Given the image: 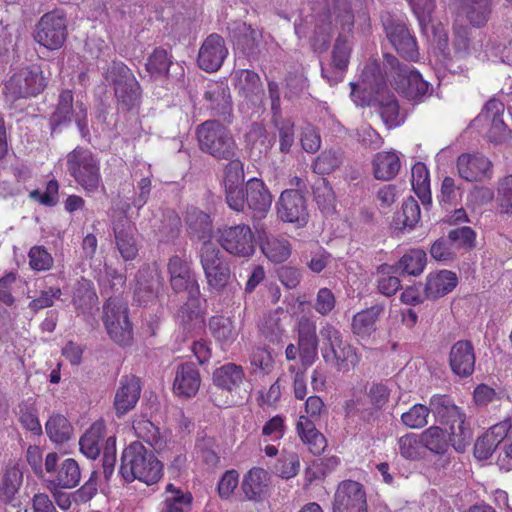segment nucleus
Listing matches in <instances>:
<instances>
[{"mask_svg": "<svg viewBox=\"0 0 512 512\" xmlns=\"http://www.w3.org/2000/svg\"><path fill=\"white\" fill-rule=\"evenodd\" d=\"M431 411L443 426L451 446L464 452L471 444L473 430L465 412L446 395H434L430 399Z\"/></svg>", "mask_w": 512, "mask_h": 512, "instance_id": "nucleus-1", "label": "nucleus"}, {"mask_svg": "<svg viewBox=\"0 0 512 512\" xmlns=\"http://www.w3.org/2000/svg\"><path fill=\"white\" fill-rule=\"evenodd\" d=\"M120 473L128 482L152 485L162 477V464L142 443L133 442L122 453Z\"/></svg>", "mask_w": 512, "mask_h": 512, "instance_id": "nucleus-2", "label": "nucleus"}, {"mask_svg": "<svg viewBox=\"0 0 512 512\" xmlns=\"http://www.w3.org/2000/svg\"><path fill=\"white\" fill-rule=\"evenodd\" d=\"M67 169L86 193L103 189L100 163L91 151L75 148L67 155Z\"/></svg>", "mask_w": 512, "mask_h": 512, "instance_id": "nucleus-3", "label": "nucleus"}, {"mask_svg": "<svg viewBox=\"0 0 512 512\" xmlns=\"http://www.w3.org/2000/svg\"><path fill=\"white\" fill-rule=\"evenodd\" d=\"M324 410L325 405L322 399L318 396H310L305 402V414L300 415L296 423L299 438L315 455L324 452L327 446L324 435L316 429L314 423Z\"/></svg>", "mask_w": 512, "mask_h": 512, "instance_id": "nucleus-4", "label": "nucleus"}, {"mask_svg": "<svg viewBox=\"0 0 512 512\" xmlns=\"http://www.w3.org/2000/svg\"><path fill=\"white\" fill-rule=\"evenodd\" d=\"M320 335L325 341L323 349V358L340 372H347L353 369L360 361V356L356 350L348 343L343 341L341 333L333 326L326 325Z\"/></svg>", "mask_w": 512, "mask_h": 512, "instance_id": "nucleus-5", "label": "nucleus"}, {"mask_svg": "<svg viewBox=\"0 0 512 512\" xmlns=\"http://www.w3.org/2000/svg\"><path fill=\"white\" fill-rule=\"evenodd\" d=\"M200 148L219 159H231L235 155V141L229 130L217 121H206L198 127Z\"/></svg>", "mask_w": 512, "mask_h": 512, "instance_id": "nucleus-6", "label": "nucleus"}, {"mask_svg": "<svg viewBox=\"0 0 512 512\" xmlns=\"http://www.w3.org/2000/svg\"><path fill=\"white\" fill-rule=\"evenodd\" d=\"M106 79L114 87L115 96L123 108L137 106L141 98L139 82L130 68L122 62H113L107 72Z\"/></svg>", "mask_w": 512, "mask_h": 512, "instance_id": "nucleus-7", "label": "nucleus"}, {"mask_svg": "<svg viewBox=\"0 0 512 512\" xmlns=\"http://www.w3.org/2000/svg\"><path fill=\"white\" fill-rule=\"evenodd\" d=\"M103 323L109 337L118 345H129L133 339L128 309L121 300L109 299L103 308Z\"/></svg>", "mask_w": 512, "mask_h": 512, "instance_id": "nucleus-8", "label": "nucleus"}, {"mask_svg": "<svg viewBox=\"0 0 512 512\" xmlns=\"http://www.w3.org/2000/svg\"><path fill=\"white\" fill-rule=\"evenodd\" d=\"M504 109V104L501 101L489 100L482 112L473 120L472 126L493 143L505 142L509 139L511 131L503 120Z\"/></svg>", "mask_w": 512, "mask_h": 512, "instance_id": "nucleus-9", "label": "nucleus"}, {"mask_svg": "<svg viewBox=\"0 0 512 512\" xmlns=\"http://www.w3.org/2000/svg\"><path fill=\"white\" fill-rule=\"evenodd\" d=\"M57 453H48L45 457V472L48 478L45 480L47 488L52 489H71L76 487L81 478V472L78 463L67 458L59 462Z\"/></svg>", "mask_w": 512, "mask_h": 512, "instance_id": "nucleus-10", "label": "nucleus"}, {"mask_svg": "<svg viewBox=\"0 0 512 512\" xmlns=\"http://www.w3.org/2000/svg\"><path fill=\"white\" fill-rule=\"evenodd\" d=\"M67 38V20L62 11L44 14L34 31L35 41L48 50L60 49Z\"/></svg>", "mask_w": 512, "mask_h": 512, "instance_id": "nucleus-11", "label": "nucleus"}, {"mask_svg": "<svg viewBox=\"0 0 512 512\" xmlns=\"http://www.w3.org/2000/svg\"><path fill=\"white\" fill-rule=\"evenodd\" d=\"M200 258L207 282L211 288L221 290L230 283V268L221 258L220 251L213 243L204 242Z\"/></svg>", "mask_w": 512, "mask_h": 512, "instance_id": "nucleus-12", "label": "nucleus"}, {"mask_svg": "<svg viewBox=\"0 0 512 512\" xmlns=\"http://www.w3.org/2000/svg\"><path fill=\"white\" fill-rule=\"evenodd\" d=\"M45 86L44 77L38 68H23L5 84V95L10 100L40 93Z\"/></svg>", "mask_w": 512, "mask_h": 512, "instance_id": "nucleus-13", "label": "nucleus"}, {"mask_svg": "<svg viewBox=\"0 0 512 512\" xmlns=\"http://www.w3.org/2000/svg\"><path fill=\"white\" fill-rule=\"evenodd\" d=\"M218 233V241L228 253L240 257H249L254 253V235L249 226L224 227Z\"/></svg>", "mask_w": 512, "mask_h": 512, "instance_id": "nucleus-14", "label": "nucleus"}, {"mask_svg": "<svg viewBox=\"0 0 512 512\" xmlns=\"http://www.w3.org/2000/svg\"><path fill=\"white\" fill-rule=\"evenodd\" d=\"M167 268L170 285L175 292H187L190 297L199 294V285L192 272L191 262L186 256H172Z\"/></svg>", "mask_w": 512, "mask_h": 512, "instance_id": "nucleus-15", "label": "nucleus"}, {"mask_svg": "<svg viewBox=\"0 0 512 512\" xmlns=\"http://www.w3.org/2000/svg\"><path fill=\"white\" fill-rule=\"evenodd\" d=\"M333 512H367L366 493L362 485L355 481L339 484L334 496Z\"/></svg>", "mask_w": 512, "mask_h": 512, "instance_id": "nucleus-16", "label": "nucleus"}, {"mask_svg": "<svg viewBox=\"0 0 512 512\" xmlns=\"http://www.w3.org/2000/svg\"><path fill=\"white\" fill-rule=\"evenodd\" d=\"M278 217L288 223L303 226L307 223L308 212L304 197L296 190H285L281 193L276 205Z\"/></svg>", "mask_w": 512, "mask_h": 512, "instance_id": "nucleus-17", "label": "nucleus"}, {"mask_svg": "<svg viewBox=\"0 0 512 512\" xmlns=\"http://www.w3.org/2000/svg\"><path fill=\"white\" fill-rule=\"evenodd\" d=\"M228 55L224 39L218 34L209 35L202 43L197 63L206 72H215L222 66Z\"/></svg>", "mask_w": 512, "mask_h": 512, "instance_id": "nucleus-18", "label": "nucleus"}, {"mask_svg": "<svg viewBox=\"0 0 512 512\" xmlns=\"http://www.w3.org/2000/svg\"><path fill=\"white\" fill-rule=\"evenodd\" d=\"M393 78L395 89L408 99L419 100L428 92V83L418 71L408 66L398 67Z\"/></svg>", "mask_w": 512, "mask_h": 512, "instance_id": "nucleus-19", "label": "nucleus"}, {"mask_svg": "<svg viewBox=\"0 0 512 512\" xmlns=\"http://www.w3.org/2000/svg\"><path fill=\"white\" fill-rule=\"evenodd\" d=\"M457 171L466 181H483L492 175V163L484 155L479 153H464L457 159Z\"/></svg>", "mask_w": 512, "mask_h": 512, "instance_id": "nucleus-20", "label": "nucleus"}, {"mask_svg": "<svg viewBox=\"0 0 512 512\" xmlns=\"http://www.w3.org/2000/svg\"><path fill=\"white\" fill-rule=\"evenodd\" d=\"M384 25L387 37L397 52L406 59L411 61L417 60L418 50L416 41L406 25L402 22H390Z\"/></svg>", "mask_w": 512, "mask_h": 512, "instance_id": "nucleus-21", "label": "nucleus"}, {"mask_svg": "<svg viewBox=\"0 0 512 512\" xmlns=\"http://www.w3.org/2000/svg\"><path fill=\"white\" fill-rule=\"evenodd\" d=\"M161 286V276L156 267H146L137 274L134 297L137 302L147 305L153 302Z\"/></svg>", "mask_w": 512, "mask_h": 512, "instance_id": "nucleus-22", "label": "nucleus"}, {"mask_svg": "<svg viewBox=\"0 0 512 512\" xmlns=\"http://www.w3.org/2000/svg\"><path fill=\"white\" fill-rule=\"evenodd\" d=\"M270 472L259 466L252 467L243 476L241 488L249 500H259L264 497L271 485Z\"/></svg>", "mask_w": 512, "mask_h": 512, "instance_id": "nucleus-23", "label": "nucleus"}, {"mask_svg": "<svg viewBox=\"0 0 512 512\" xmlns=\"http://www.w3.org/2000/svg\"><path fill=\"white\" fill-rule=\"evenodd\" d=\"M200 384V374L193 363H184L176 368L173 381L175 395L184 398L193 397L198 392Z\"/></svg>", "mask_w": 512, "mask_h": 512, "instance_id": "nucleus-24", "label": "nucleus"}, {"mask_svg": "<svg viewBox=\"0 0 512 512\" xmlns=\"http://www.w3.org/2000/svg\"><path fill=\"white\" fill-rule=\"evenodd\" d=\"M350 53L351 44L349 35L339 34L332 51V65L334 71L330 75L328 69H322V75L327 78L331 85L343 79V72L348 66Z\"/></svg>", "mask_w": 512, "mask_h": 512, "instance_id": "nucleus-25", "label": "nucleus"}, {"mask_svg": "<svg viewBox=\"0 0 512 512\" xmlns=\"http://www.w3.org/2000/svg\"><path fill=\"white\" fill-rule=\"evenodd\" d=\"M449 363L452 371L461 377L470 376L474 371L475 354L469 341H458L450 350Z\"/></svg>", "mask_w": 512, "mask_h": 512, "instance_id": "nucleus-26", "label": "nucleus"}, {"mask_svg": "<svg viewBox=\"0 0 512 512\" xmlns=\"http://www.w3.org/2000/svg\"><path fill=\"white\" fill-rule=\"evenodd\" d=\"M246 203L254 212V217L262 218L268 212L272 196L262 180L252 178L247 182Z\"/></svg>", "mask_w": 512, "mask_h": 512, "instance_id": "nucleus-27", "label": "nucleus"}, {"mask_svg": "<svg viewBox=\"0 0 512 512\" xmlns=\"http://www.w3.org/2000/svg\"><path fill=\"white\" fill-rule=\"evenodd\" d=\"M458 284L457 275L449 270L430 272L426 276L424 293L428 299H437L454 290Z\"/></svg>", "mask_w": 512, "mask_h": 512, "instance_id": "nucleus-28", "label": "nucleus"}, {"mask_svg": "<svg viewBox=\"0 0 512 512\" xmlns=\"http://www.w3.org/2000/svg\"><path fill=\"white\" fill-rule=\"evenodd\" d=\"M140 393L141 387L137 378L122 379L114 397L116 414L121 416L132 410L139 400Z\"/></svg>", "mask_w": 512, "mask_h": 512, "instance_id": "nucleus-29", "label": "nucleus"}, {"mask_svg": "<svg viewBox=\"0 0 512 512\" xmlns=\"http://www.w3.org/2000/svg\"><path fill=\"white\" fill-rule=\"evenodd\" d=\"M72 101L73 96L70 91L62 92L57 110L53 114L51 122L53 125L57 126L65 121H70L73 117L82 131L85 126L86 108L82 103H77L75 107H72Z\"/></svg>", "mask_w": 512, "mask_h": 512, "instance_id": "nucleus-30", "label": "nucleus"}, {"mask_svg": "<svg viewBox=\"0 0 512 512\" xmlns=\"http://www.w3.org/2000/svg\"><path fill=\"white\" fill-rule=\"evenodd\" d=\"M299 354L304 366L313 364L317 357L316 327L312 321L303 318L298 325Z\"/></svg>", "mask_w": 512, "mask_h": 512, "instance_id": "nucleus-31", "label": "nucleus"}, {"mask_svg": "<svg viewBox=\"0 0 512 512\" xmlns=\"http://www.w3.org/2000/svg\"><path fill=\"white\" fill-rule=\"evenodd\" d=\"M209 327L211 334L222 349L230 347L236 341L240 332L239 323L223 316L213 317L210 320Z\"/></svg>", "mask_w": 512, "mask_h": 512, "instance_id": "nucleus-32", "label": "nucleus"}, {"mask_svg": "<svg viewBox=\"0 0 512 512\" xmlns=\"http://www.w3.org/2000/svg\"><path fill=\"white\" fill-rule=\"evenodd\" d=\"M505 423H498L490 427L481 437L476 440L474 455L480 460L489 458L497 446L505 438Z\"/></svg>", "mask_w": 512, "mask_h": 512, "instance_id": "nucleus-33", "label": "nucleus"}, {"mask_svg": "<svg viewBox=\"0 0 512 512\" xmlns=\"http://www.w3.org/2000/svg\"><path fill=\"white\" fill-rule=\"evenodd\" d=\"M116 247L125 261L136 258L138 254V243L131 225L117 224L114 228Z\"/></svg>", "mask_w": 512, "mask_h": 512, "instance_id": "nucleus-34", "label": "nucleus"}, {"mask_svg": "<svg viewBox=\"0 0 512 512\" xmlns=\"http://www.w3.org/2000/svg\"><path fill=\"white\" fill-rule=\"evenodd\" d=\"M301 468L300 456L296 451L283 448L272 467L275 476L290 480L295 478Z\"/></svg>", "mask_w": 512, "mask_h": 512, "instance_id": "nucleus-35", "label": "nucleus"}, {"mask_svg": "<svg viewBox=\"0 0 512 512\" xmlns=\"http://www.w3.org/2000/svg\"><path fill=\"white\" fill-rule=\"evenodd\" d=\"M420 435L425 452L442 456L448 452L451 446L444 429L440 426L432 425L422 431Z\"/></svg>", "mask_w": 512, "mask_h": 512, "instance_id": "nucleus-36", "label": "nucleus"}, {"mask_svg": "<svg viewBox=\"0 0 512 512\" xmlns=\"http://www.w3.org/2000/svg\"><path fill=\"white\" fill-rule=\"evenodd\" d=\"M381 312L382 308L380 306H373L358 312L352 320L353 333L361 339L370 337L376 330V321Z\"/></svg>", "mask_w": 512, "mask_h": 512, "instance_id": "nucleus-37", "label": "nucleus"}, {"mask_svg": "<svg viewBox=\"0 0 512 512\" xmlns=\"http://www.w3.org/2000/svg\"><path fill=\"white\" fill-rule=\"evenodd\" d=\"M244 378L245 374L242 367L233 363L222 365L213 373L214 384L228 391L239 387Z\"/></svg>", "mask_w": 512, "mask_h": 512, "instance_id": "nucleus-38", "label": "nucleus"}, {"mask_svg": "<svg viewBox=\"0 0 512 512\" xmlns=\"http://www.w3.org/2000/svg\"><path fill=\"white\" fill-rule=\"evenodd\" d=\"M374 175L379 180L394 178L400 169V159L396 152L377 153L373 160Z\"/></svg>", "mask_w": 512, "mask_h": 512, "instance_id": "nucleus-39", "label": "nucleus"}, {"mask_svg": "<svg viewBox=\"0 0 512 512\" xmlns=\"http://www.w3.org/2000/svg\"><path fill=\"white\" fill-rule=\"evenodd\" d=\"M105 425L103 421L93 423L79 441L81 452L90 459L100 454V442L103 438Z\"/></svg>", "mask_w": 512, "mask_h": 512, "instance_id": "nucleus-40", "label": "nucleus"}, {"mask_svg": "<svg viewBox=\"0 0 512 512\" xmlns=\"http://www.w3.org/2000/svg\"><path fill=\"white\" fill-rule=\"evenodd\" d=\"M411 185L423 205L431 203L429 171L421 162L414 164L411 169Z\"/></svg>", "mask_w": 512, "mask_h": 512, "instance_id": "nucleus-41", "label": "nucleus"}, {"mask_svg": "<svg viewBox=\"0 0 512 512\" xmlns=\"http://www.w3.org/2000/svg\"><path fill=\"white\" fill-rule=\"evenodd\" d=\"M136 435L151 445L155 451L162 452L167 447L165 436L161 435L159 429L148 419L136 420L133 424Z\"/></svg>", "mask_w": 512, "mask_h": 512, "instance_id": "nucleus-42", "label": "nucleus"}, {"mask_svg": "<svg viewBox=\"0 0 512 512\" xmlns=\"http://www.w3.org/2000/svg\"><path fill=\"white\" fill-rule=\"evenodd\" d=\"M263 254L274 263L285 262L291 255V244L285 238L266 237L261 244Z\"/></svg>", "mask_w": 512, "mask_h": 512, "instance_id": "nucleus-43", "label": "nucleus"}, {"mask_svg": "<svg viewBox=\"0 0 512 512\" xmlns=\"http://www.w3.org/2000/svg\"><path fill=\"white\" fill-rule=\"evenodd\" d=\"M191 502V494L183 492L173 484H168L161 512H189Z\"/></svg>", "mask_w": 512, "mask_h": 512, "instance_id": "nucleus-44", "label": "nucleus"}, {"mask_svg": "<svg viewBox=\"0 0 512 512\" xmlns=\"http://www.w3.org/2000/svg\"><path fill=\"white\" fill-rule=\"evenodd\" d=\"M426 264V252L422 249H411L400 258L396 268L402 274L418 276L424 271Z\"/></svg>", "mask_w": 512, "mask_h": 512, "instance_id": "nucleus-45", "label": "nucleus"}, {"mask_svg": "<svg viewBox=\"0 0 512 512\" xmlns=\"http://www.w3.org/2000/svg\"><path fill=\"white\" fill-rule=\"evenodd\" d=\"M375 102L378 103L380 115L389 128L398 126L403 122L404 117L400 113L398 103L392 95L384 96L378 91Z\"/></svg>", "mask_w": 512, "mask_h": 512, "instance_id": "nucleus-46", "label": "nucleus"}, {"mask_svg": "<svg viewBox=\"0 0 512 512\" xmlns=\"http://www.w3.org/2000/svg\"><path fill=\"white\" fill-rule=\"evenodd\" d=\"M46 433L51 441L56 444L66 442L72 433V427L68 420L60 414L50 416L45 425Z\"/></svg>", "mask_w": 512, "mask_h": 512, "instance_id": "nucleus-47", "label": "nucleus"}, {"mask_svg": "<svg viewBox=\"0 0 512 512\" xmlns=\"http://www.w3.org/2000/svg\"><path fill=\"white\" fill-rule=\"evenodd\" d=\"M398 447L400 454L409 460H418L425 456L420 434L409 433L399 438Z\"/></svg>", "mask_w": 512, "mask_h": 512, "instance_id": "nucleus-48", "label": "nucleus"}, {"mask_svg": "<svg viewBox=\"0 0 512 512\" xmlns=\"http://www.w3.org/2000/svg\"><path fill=\"white\" fill-rule=\"evenodd\" d=\"M172 61L165 49H155L147 59L146 70L154 78L166 76Z\"/></svg>", "mask_w": 512, "mask_h": 512, "instance_id": "nucleus-49", "label": "nucleus"}, {"mask_svg": "<svg viewBox=\"0 0 512 512\" xmlns=\"http://www.w3.org/2000/svg\"><path fill=\"white\" fill-rule=\"evenodd\" d=\"M23 481V474L17 467H11L6 470L0 483V498L4 501H10L17 493Z\"/></svg>", "mask_w": 512, "mask_h": 512, "instance_id": "nucleus-50", "label": "nucleus"}, {"mask_svg": "<svg viewBox=\"0 0 512 512\" xmlns=\"http://www.w3.org/2000/svg\"><path fill=\"white\" fill-rule=\"evenodd\" d=\"M430 412L432 413L430 405L427 407L423 404H415L401 415V421L408 428L420 429L427 425Z\"/></svg>", "mask_w": 512, "mask_h": 512, "instance_id": "nucleus-51", "label": "nucleus"}, {"mask_svg": "<svg viewBox=\"0 0 512 512\" xmlns=\"http://www.w3.org/2000/svg\"><path fill=\"white\" fill-rule=\"evenodd\" d=\"M205 97L211 102V107L217 110H225L230 104V92L226 84L222 82L212 83L205 92Z\"/></svg>", "mask_w": 512, "mask_h": 512, "instance_id": "nucleus-52", "label": "nucleus"}, {"mask_svg": "<svg viewBox=\"0 0 512 512\" xmlns=\"http://www.w3.org/2000/svg\"><path fill=\"white\" fill-rule=\"evenodd\" d=\"M36 286L40 288L39 296L32 297L30 293H27L28 298H32L29 303V308L33 311H39L44 308L51 307L54 304L55 299L61 296V289L57 287L43 288L42 283L36 282Z\"/></svg>", "mask_w": 512, "mask_h": 512, "instance_id": "nucleus-53", "label": "nucleus"}, {"mask_svg": "<svg viewBox=\"0 0 512 512\" xmlns=\"http://www.w3.org/2000/svg\"><path fill=\"white\" fill-rule=\"evenodd\" d=\"M465 3L467 17L474 26L484 25L490 13L489 0H463Z\"/></svg>", "mask_w": 512, "mask_h": 512, "instance_id": "nucleus-54", "label": "nucleus"}, {"mask_svg": "<svg viewBox=\"0 0 512 512\" xmlns=\"http://www.w3.org/2000/svg\"><path fill=\"white\" fill-rule=\"evenodd\" d=\"M261 81L258 74L250 70L236 72V88L245 96L257 94L260 91Z\"/></svg>", "mask_w": 512, "mask_h": 512, "instance_id": "nucleus-55", "label": "nucleus"}, {"mask_svg": "<svg viewBox=\"0 0 512 512\" xmlns=\"http://www.w3.org/2000/svg\"><path fill=\"white\" fill-rule=\"evenodd\" d=\"M420 217V207L416 200L410 197L403 202L401 212L397 216V222L403 228H413L419 222Z\"/></svg>", "mask_w": 512, "mask_h": 512, "instance_id": "nucleus-56", "label": "nucleus"}, {"mask_svg": "<svg viewBox=\"0 0 512 512\" xmlns=\"http://www.w3.org/2000/svg\"><path fill=\"white\" fill-rule=\"evenodd\" d=\"M392 266L382 265L378 269V290L385 296L395 294L400 288V280L391 275Z\"/></svg>", "mask_w": 512, "mask_h": 512, "instance_id": "nucleus-57", "label": "nucleus"}, {"mask_svg": "<svg viewBox=\"0 0 512 512\" xmlns=\"http://www.w3.org/2000/svg\"><path fill=\"white\" fill-rule=\"evenodd\" d=\"M19 421L21 425L34 435L42 434V426L37 416V410L28 404H22L19 407Z\"/></svg>", "mask_w": 512, "mask_h": 512, "instance_id": "nucleus-58", "label": "nucleus"}, {"mask_svg": "<svg viewBox=\"0 0 512 512\" xmlns=\"http://www.w3.org/2000/svg\"><path fill=\"white\" fill-rule=\"evenodd\" d=\"M286 419L282 415L270 418L262 427L261 435L271 441L281 440L286 432Z\"/></svg>", "mask_w": 512, "mask_h": 512, "instance_id": "nucleus-59", "label": "nucleus"}, {"mask_svg": "<svg viewBox=\"0 0 512 512\" xmlns=\"http://www.w3.org/2000/svg\"><path fill=\"white\" fill-rule=\"evenodd\" d=\"M281 316L287 318V315L283 311L275 312L265 320L261 327L263 335L270 341L279 340L283 334L284 327Z\"/></svg>", "mask_w": 512, "mask_h": 512, "instance_id": "nucleus-60", "label": "nucleus"}, {"mask_svg": "<svg viewBox=\"0 0 512 512\" xmlns=\"http://www.w3.org/2000/svg\"><path fill=\"white\" fill-rule=\"evenodd\" d=\"M497 202L501 212L512 213V175H508L499 181Z\"/></svg>", "mask_w": 512, "mask_h": 512, "instance_id": "nucleus-61", "label": "nucleus"}, {"mask_svg": "<svg viewBox=\"0 0 512 512\" xmlns=\"http://www.w3.org/2000/svg\"><path fill=\"white\" fill-rule=\"evenodd\" d=\"M28 256L29 264L33 270L46 271L53 265L52 256L41 246L32 247Z\"/></svg>", "mask_w": 512, "mask_h": 512, "instance_id": "nucleus-62", "label": "nucleus"}, {"mask_svg": "<svg viewBox=\"0 0 512 512\" xmlns=\"http://www.w3.org/2000/svg\"><path fill=\"white\" fill-rule=\"evenodd\" d=\"M225 168L224 185L225 189L231 186H241L244 180L243 164L238 159H229Z\"/></svg>", "mask_w": 512, "mask_h": 512, "instance_id": "nucleus-63", "label": "nucleus"}, {"mask_svg": "<svg viewBox=\"0 0 512 512\" xmlns=\"http://www.w3.org/2000/svg\"><path fill=\"white\" fill-rule=\"evenodd\" d=\"M250 363L254 372L269 373L273 368L274 359L268 350L258 348L252 353Z\"/></svg>", "mask_w": 512, "mask_h": 512, "instance_id": "nucleus-64", "label": "nucleus"}]
</instances>
